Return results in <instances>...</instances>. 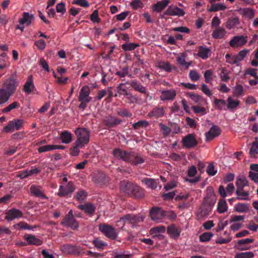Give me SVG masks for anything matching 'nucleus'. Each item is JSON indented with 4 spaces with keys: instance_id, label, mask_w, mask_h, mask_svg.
<instances>
[{
    "instance_id": "f257e3e1",
    "label": "nucleus",
    "mask_w": 258,
    "mask_h": 258,
    "mask_svg": "<svg viewBox=\"0 0 258 258\" xmlns=\"http://www.w3.org/2000/svg\"><path fill=\"white\" fill-rule=\"evenodd\" d=\"M77 139L76 141L77 146L81 148L88 144L90 140V132L86 128H77L75 132Z\"/></svg>"
},
{
    "instance_id": "f03ea898",
    "label": "nucleus",
    "mask_w": 258,
    "mask_h": 258,
    "mask_svg": "<svg viewBox=\"0 0 258 258\" xmlns=\"http://www.w3.org/2000/svg\"><path fill=\"white\" fill-rule=\"evenodd\" d=\"M61 224L63 226L70 227L73 230L78 229L79 224L74 218L72 210H70L68 214L62 219Z\"/></svg>"
},
{
    "instance_id": "7ed1b4c3",
    "label": "nucleus",
    "mask_w": 258,
    "mask_h": 258,
    "mask_svg": "<svg viewBox=\"0 0 258 258\" xmlns=\"http://www.w3.org/2000/svg\"><path fill=\"white\" fill-rule=\"evenodd\" d=\"M60 250L65 254L80 255L84 253L80 246L66 244L62 245Z\"/></svg>"
},
{
    "instance_id": "20e7f679",
    "label": "nucleus",
    "mask_w": 258,
    "mask_h": 258,
    "mask_svg": "<svg viewBox=\"0 0 258 258\" xmlns=\"http://www.w3.org/2000/svg\"><path fill=\"white\" fill-rule=\"evenodd\" d=\"M99 229L105 236L111 239H115L117 237V233L116 232V230L114 228L109 225H100Z\"/></svg>"
},
{
    "instance_id": "39448f33",
    "label": "nucleus",
    "mask_w": 258,
    "mask_h": 258,
    "mask_svg": "<svg viewBox=\"0 0 258 258\" xmlns=\"http://www.w3.org/2000/svg\"><path fill=\"white\" fill-rule=\"evenodd\" d=\"M16 79L12 77L6 80L2 89L4 90V91L11 97L16 90Z\"/></svg>"
},
{
    "instance_id": "423d86ee",
    "label": "nucleus",
    "mask_w": 258,
    "mask_h": 258,
    "mask_svg": "<svg viewBox=\"0 0 258 258\" xmlns=\"http://www.w3.org/2000/svg\"><path fill=\"white\" fill-rule=\"evenodd\" d=\"M25 121L22 119H15L10 121L4 128L5 132H11L14 130H19L23 125Z\"/></svg>"
},
{
    "instance_id": "0eeeda50",
    "label": "nucleus",
    "mask_w": 258,
    "mask_h": 258,
    "mask_svg": "<svg viewBox=\"0 0 258 258\" xmlns=\"http://www.w3.org/2000/svg\"><path fill=\"white\" fill-rule=\"evenodd\" d=\"M23 216V213L21 211L16 208H12L6 212L5 219L8 221H11L15 219H19Z\"/></svg>"
},
{
    "instance_id": "6e6552de",
    "label": "nucleus",
    "mask_w": 258,
    "mask_h": 258,
    "mask_svg": "<svg viewBox=\"0 0 258 258\" xmlns=\"http://www.w3.org/2000/svg\"><path fill=\"white\" fill-rule=\"evenodd\" d=\"M122 119L112 115L106 116L103 122L104 124L108 128L114 127L122 122Z\"/></svg>"
},
{
    "instance_id": "1a4fd4ad",
    "label": "nucleus",
    "mask_w": 258,
    "mask_h": 258,
    "mask_svg": "<svg viewBox=\"0 0 258 258\" xmlns=\"http://www.w3.org/2000/svg\"><path fill=\"white\" fill-rule=\"evenodd\" d=\"M221 133L220 128L217 125H213L209 132L205 134L206 142H209L219 136Z\"/></svg>"
},
{
    "instance_id": "9d476101",
    "label": "nucleus",
    "mask_w": 258,
    "mask_h": 258,
    "mask_svg": "<svg viewBox=\"0 0 258 258\" xmlns=\"http://www.w3.org/2000/svg\"><path fill=\"white\" fill-rule=\"evenodd\" d=\"M145 159L139 153L133 151H130L128 157L127 162L133 165H137L143 163Z\"/></svg>"
},
{
    "instance_id": "9b49d317",
    "label": "nucleus",
    "mask_w": 258,
    "mask_h": 258,
    "mask_svg": "<svg viewBox=\"0 0 258 258\" xmlns=\"http://www.w3.org/2000/svg\"><path fill=\"white\" fill-rule=\"evenodd\" d=\"M183 146L186 148H191L196 146L198 142L193 134H188L182 140Z\"/></svg>"
},
{
    "instance_id": "f8f14e48",
    "label": "nucleus",
    "mask_w": 258,
    "mask_h": 258,
    "mask_svg": "<svg viewBox=\"0 0 258 258\" xmlns=\"http://www.w3.org/2000/svg\"><path fill=\"white\" fill-rule=\"evenodd\" d=\"M126 223L134 225L143 221L144 217L141 214H128L124 215Z\"/></svg>"
},
{
    "instance_id": "ddd939ff",
    "label": "nucleus",
    "mask_w": 258,
    "mask_h": 258,
    "mask_svg": "<svg viewBox=\"0 0 258 258\" xmlns=\"http://www.w3.org/2000/svg\"><path fill=\"white\" fill-rule=\"evenodd\" d=\"M90 93V90L89 88L87 86H83L80 90L78 100L90 102L92 98L89 96Z\"/></svg>"
},
{
    "instance_id": "4468645a",
    "label": "nucleus",
    "mask_w": 258,
    "mask_h": 258,
    "mask_svg": "<svg viewBox=\"0 0 258 258\" xmlns=\"http://www.w3.org/2000/svg\"><path fill=\"white\" fill-rule=\"evenodd\" d=\"M30 191L31 194L36 197L40 198L43 199H48V198L44 194L41 186L33 184L30 187Z\"/></svg>"
},
{
    "instance_id": "2eb2a0df",
    "label": "nucleus",
    "mask_w": 258,
    "mask_h": 258,
    "mask_svg": "<svg viewBox=\"0 0 258 258\" xmlns=\"http://www.w3.org/2000/svg\"><path fill=\"white\" fill-rule=\"evenodd\" d=\"M135 186L136 185L132 182L122 181L120 183V188L122 192L131 196V195H133V191L134 190Z\"/></svg>"
},
{
    "instance_id": "dca6fc26",
    "label": "nucleus",
    "mask_w": 258,
    "mask_h": 258,
    "mask_svg": "<svg viewBox=\"0 0 258 258\" xmlns=\"http://www.w3.org/2000/svg\"><path fill=\"white\" fill-rule=\"evenodd\" d=\"M247 42L246 37L242 35L234 36L229 42V45L232 47L242 46Z\"/></svg>"
},
{
    "instance_id": "f3484780",
    "label": "nucleus",
    "mask_w": 258,
    "mask_h": 258,
    "mask_svg": "<svg viewBox=\"0 0 258 258\" xmlns=\"http://www.w3.org/2000/svg\"><path fill=\"white\" fill-rule=\"evenodd\" d=\"M75 187L73 183L69 182L66 187L60 185L58 193V196L64 197L71 195L74 191Z\"/></svg>"
},
{
    "instance_id": "a211bd4d",
    "label": "nucleus",
    "mask_w": 258,
    "mask_h": 258,
    "mask_svg": "<svg viewBox=\"0 0 258 258\" xmlns=\"http://www.w3.org/2000/svg\"><path fill=\"white\" fill-rule=\"evenodd\" d=\"M150 215L152 220L158 221L163 218V210L158 207H154L151 210Z\"/></svg>"
},
{
    "instance_id": "6ab92c4d",
    "label": "nucleus",
    "mask_w": 258,
    "mask_h": 258,
    "mask_svg": "<svg viewBox=\"0 0 258 258\" xmlns=\"http://www.w3.org/2000/svg\"><path fill=\"white\" fill-rule=\"evenodd\" d=\"M164 14L168 16H183L184 15L185 12L183 9L177 7H172L170 6L164 12Z\"/></svg>"
},
{
    "instance_id": "aec40b11",
    "label": "nucleus",
    "mask_w": 258,
    "mask_h": 258,
    "mask_svg": "<svg viewBox=\"0 0 258 258\" xmlns=\"http://www.w3.org/2000/svg\"><path fill=\"white\" fill-rule=\"evenodd\" d=\"M112 153L116 158L121 159L123 161L127 162L130 152L123 151L119 148H116L113 150Z\"/></svg>"
},
{
    "instance_id": "412c9836",
    "label": "nucleus",
    "mask_w": 258,
    "mask_h": 258,
    "mask_svg": "<svg viewBox=\"0 0 258 258\" xmlns=\"http://www.w3.org/2000/svg\"><path fill=\"white\" fill-rule=\"evenodd\" d=\"M176 93L173 89L168 90H163L161 92L160 99L162 101L165 100H173L175 98Z\"/></svg>"
},
{
    "instance_id": "4be33fe9",
    "label": "nucleus",
    "mask_w": 258,
    "mask_h": 258,
    "mask_svg": "<svg viewBox=\"0 0 258 258\" xmlns=\"http://www.w3.org/2000/svg\"><path fill=\"white\" fill-rule=\"evenodd\" d=\"M131 87L134 89L135 91L139 92L143 94L147 93L146 87L143 86L141 83L137 80H134L130 83Z\"/></svg>"
},
{
    "instance_id": "5701e85b",
    "label": "nucleus",
    "mask_w": 258,
    "mask_h": 258,
    "mask_svg": "<svg viewBox=\"0 0 258 258\" xmlns=\"http://www.w3.org/2000/svg\"><path fill=\"white\" fill-rule=\"evenodd\" d=\"M24 238L27 241L28 245H35L37 246L41 245L42 243V241L36 238L32 234H26L24 236Z\"/></svg>"
},
{
    "instance_id": "b1692460",
    "label": "nucleus",
    "mask_w": 258,
    "mask_h": 258,
    "mask_svg": "<svg viewBox=\"0 0 258 258\" xmlns=\"http://www.w3.org/2000/svg\"><path fill=\"white\" fill-rule=\"evenodd\" d=\"M167 231L170 237L173 239L177 238L179 236L181 232L180 230H179L174 224H171L168 226Z\"/></svg>"
},
{
    "instance_id": "393cba45",
    "label": "nucleus",
    "mask_w": 258,
    "mask_h": 258,
    "mask_svg": "<svg viewBox=\"0 0 258 258\" xmlns=\"http://www.w3.org/2000/svg\"><path fill=\"white\" fill-rule=\"evenodd\" d=\"M35 88L33 84V80L32 76H29L27 79L26 82L24 85L23 90L27 94H30Z\"/></svg>"
},
{
    "instance_id": "a878e982",
    "label": "nucleus",
    "mask_w": 258,
    "mask_h": 258,
    "mask_svg": "<svg viewBox=\"0 0 258 258\" xmlns=\"http://www.w3.org/2000/svg\"><path fill=\"white\" fill-rule=\"evenodd\" d=\"M34 17L33 15H30L28 12H24L23 13V17L19 19V23L21 25L24 24L29 25L34 20Z\"/></svg>"
},
{
    "instance_id": "bb28decb",
    "label": "nucleus",
    "mask_w": 258,
    "mask_h": 258,
    "mask_svg": "<svg viewBox=\"0 0 258 258\" xmlns=\"http://www.w3.org/2000/svg\"><path fill=\"white\" fill-rule=\"evenodd\" d=\"M169 0L159 1L153 6V11L159 13L163 10L169 4Z\"/></svg>"
},
{
    "instance_id": "cd10ccee",
    "label": "nucleus",
    "mask_w": 258,
    "mask_h": 258,
    "mask_svg": "<svg viewBox=\"0 0 258 258\" xmlns=\"http://www.w3.org/2000/svg\"><path fill=\"white\" fill-rule=\"evenodd\" d=\"M78 207L79 209L84 211L86 213L89 215L94 213L96 209L95 207L91 203L80 205Z\"/></svg>"
},
{
    "instance_id": "c85d7f7f",
    "label": "nucleus",
    "mask_w": 258,
    "mask_h": 258,
    "mask_svg": "<svg viewBox=\"0 0 258 258\" xmlns=\"http://www.w3.org/2000/svg\"><path fill=\"white\" fill-rule=\"evenodd\" d=\"M164 114V111L163 108L162 107H156L148 113V116L150 117H155L158 118L163 116Z\"/></svg>"
},
{
    "instance_id": "c756f323",
    "label": "nucleus",
    "mask_w": 258,
    "mask_h": 258,
    "mask_svg": "<svg viewBox=\"0 0 258 258\" xmlns=\"http://www.w3.org/2000/svg\"><path fill=\"white\" fill-rule=\"evenodd\" d=\"M211 49L204 47L203 46H200L199 48V51L198 53V56L203 59H207L209 55L211 54Z\"/></svg>"
},
{
    "instance_id": "7c9ffc66",
    "label": "nucleus",
    "mask_w": 258,
    "mask_h": 258,
    "mask_svg": "<svg viewBox=\"0 0 258 258\" xmlns=\"http://www.w3.org/2000/svg\"><path fill=\"white\" fill-rule=\"evenodd\" d=\"M226 33V32L223 28L219 27L213 31L212 35L214 39H222L224 37Z\"/></svg>"
},
{
    "instance_id": "2f4dec72",
    "label": "nucleus",
    "mask_w": 258,
    "mask_h": 258,
    "mask_svg": "<svg viewBox=\"0 0 258 258\" xmlns=\"http://www.w3.org/2000/svg\"><path fill=\"white\" fill-rule=\"evenodd\" d=\"M14 227L18 230H33L37 227V226H31L25 222H20L14 225Z\"/></svg>"
},
{
    "instance_id": "473e14b6",
    "label": "nucleus",
    "mask_w": 258,
    "mask_h": 258,
    "mask_svg": "<svg viewBox=\"0 0 258 258\" xmlns=\"http://www.w3.org/2000/svg\"><path fill=\"white\" fill-rule=\"evenodd\" d=\"M240 21L237 17L230 18L226 23V27L228 29H232L239 24Z\"/></svg>"
},
{
    "instance_id": "72a5a7b5",
    "label": "nucleus",
    "mask_w": 258,
    "mask_h": 258,
    "mask_svg": "<svg viewBox=\"0 0 258 258\" xmlns=\"http://www.w3.org/2000/svg\"><path fill=\"white\" fill-rule=\"evenodd\" d=\"M92 243L94 244L95 248L99 251H102L104 248L107 245V243L101 240L99 238H96L92 241Z\"/></svg>"
},
{
    "instance_id": "f704fd0d",
    "label": "nucleus",
    "mask_w": 258,
    "mask_h": 258,
    "mask_svg": "<svg viewBox=\"0 0 258 258\" xmlns=\"http://www.w3.org/2000/svg\"><path fill=\"white\" fill-rule=\"evenodd\" d=\"M235 211L238 213H246L249 210V205L246 203H238L235 205Z\"/></svg>"
},
{
    "instance_id": "c9c22d12",
    "label": "nucleus",
    "mask_w": 258,
    "mask_h": 258,
    "mask_svg": "<svg viewBox=\"0 0 258 258\" xmlns=\"http://www.w3.org/2000/svg\"><path fill=\"white\" fill-rule=\"evenodd\" d=\"M144 183L149 188L152 189H155L157 187V185L159 183V180L154 179L153 178H146L144 179Z\"/></svg>"
},
{
    "instance_id": "e433bc0d",
    "label": "nucleus",
    "mask_w": 258,
    "mask_h": 258,
    "mask_svg": "<svg viewBox=\"0 0 258 258\" xmlns=\"http://www.w3.org/2000/svg\"><path fill=\"white\" fill-rule=\"evenodd\" d=\"M60 139L63 143L68 144L72 141V134L68 131H65L61 133Z\"/></svg>"
},
{
    "instance_id": "4c0bfd02",
    "label": "nucleus",
    "mask_w": 258,
    "mask_h": 258,
    "mask_svg": "<svg viewBox=\"0 0 258 258\" xmlns=\"http://www.w3.org/2000/svg\"><path fill=\"white\" fill-rule=\"evenodd\" d=\"M145 195L144 190L140 186L136 185L134 190L133 191V195L131 196L136 198L140 199Z\"/></svg>"
},
{
    "instance_id": "58836bf2",
    "label": "nucleus",
    "mask_w": 258,
    "mask_h": 258,
    "mask_svg": "<svg viewBox=\"0 0 258 258\" xmlns=\"http://www.w3.org/2000/svg\"><path fill=\"white\" fill-rule=\"evenodd\" d=\"M227 205L225 200L220 199L218 203L217 211L220 213H223L227 210Z\"/></svg>"
},
{
    "instance_id": "ea45409f",
    "label": "nucleus",
    "mask_w": 258,
    "mask_h": 258,
    "mask_svg": "<svg viewBox=\"0 0 258 258\" xmlns=\"http://www.w3.org/2000/svg\"><path fill=\"white\" fill-rule=\"evenodd\" d=\"M227 108L230 110H233L236 108L240 104V101L238 100H234L231 97H229L227 100Z\"/></svg>"
},
{
    "instance_id": "a19ab883",
    "label": "nucleus",
    "mask_w": 258,
    "mask_h": 258,
    "mask_svg": "<svg viewBox=\"0 0 258 258\" xmlns=\"http://www.w3.org/2000/svg\"><path fill=\"white\" fill-rule=\"evenodd\" d=\"M226 6L224 4L222 3H218L211 5V7L209 9V11L212 12H217L219 11H223L226 9Z\"/></svg>"
},
{
    "instance_id": "79ce46f5",
    "label": "nucleus",
    "mask_w": 258,
    "mask_h": 258,
    "mask_svg": "<svg viewBox=\"0 0 258 258\" xmlns=\"http://www.w3.org/2000/svg\"><path fill=\"white\" fill-rule=\"evenodd\" d=\"M255 140L256 141L252 143L249 152L250 156L252 157H255L256 154H258V140H257V138H255Z\"/></svg>"
},
{
    "instance_id": "37998d69",
    "label": "nucleus",
    "mask_w": 258,
    "mask_h": 258,
    "mask_svg": "<svg viewBox=\"0 0 258 258\" xmlns=\"http://www.w3.org/2000/svg\"><path fill=\"white\" fill-rule=\"evenodd\" d=\"M148 125L149 122L148 121L141 120L134 123L132 125V127L134 130H139L141 128H146L148 126Z\"/></svg>"
},
{
    "instance_id": "c03bdc74",
    "label": "nucleus",
    "mask_w": 258,
    "mask_h": 258,
    "mask_svg": "<svg viewBox=\"0 0 258 258\" xmlns=\"http://www.w3.org/2000/svg\"><path fill=\"white\" fill-rule=\"evenodd\" d=\"M106 176L104 173H98L93 177V180L97 183L103 184L105 182Z\"/></svg>"
},
{
    "instance_id": "a18cd8bd",
    "label": "nucleus",
    "mask_w": 258,
    "mask_h": 258,
    "mask_svg": "<svg viewBox=\"0 0 258 258\" xmlns=\"http://www.w3.org/2000/svg\"><path fill=\"white\" fill-rule=\"evenodd\" d=\"M20 107V104L18 102L14 101L11 104H9L8 106L2 109V112L7 113L11 111L12 110L14 109H18Z\"/></svg>"
},
{
    "instance_id": "49530a36",
    "label": "nucleus",
    "mask_w": 258,
    "mask_h": 258,
    "mask_svg": "<svg viewBox=\"0 0 258 258\" xmlns=\"http://www.w3.org/2000/svg\"><path fill=\"white\" fill-rule=\"evenodd\" d=\"M10 98V96L4 91V90L0 89V105L7 102Z\"/></svg>"
},
{
    "instance_id": "de8ad7c7",
    "label": "nucleus",
    "mask_w": 258,
    "mask_h": 258,
    "mask_svg": "<svg viewBox=\"0 0 258 258\" xmlns=\"http://www.w3.org/2000/svg\"><path fill=\"white\" fill-rule=\"evenodd\" d=\"M165 232V227L164 226H157L152 228L150 230L151 234L153 236L160 233H163Z\"/></svg>"
},
{
    "instance_id": "09e8293b",
    "label": "nucleus",
    "mask_w": 258,
    "mask_h": 258,
    "mask_svg": "<svg viewBox=\"0 0 258 258\" xmlns=\"http://www.w3.org/2000/svg\"><path fill=\"white\" fill-rule=\"evenodd\" d=\"M138 46L139 44L136 43H124L122 45V48L125 51H132Z\"/></svg>"
},
{
    "instance_id": "8fccbe9b",
    "label": "nucleus",
    "mask_w": 258,
    "mask_h": 258,
    "mask_svg": "<svg viewBox=\"0 0 258 258\" xmlns=\"http://www.w3.org/2000/svg\"><path fill=\"white\" fill-rule=\"evenodd\" d=\"M214 103L219 110L224 109L226 110L225 105L226 104V101L223 99H215L214 100Z\"/></svg>"
},
{
    "instance_id": "3c124183",
    "label": "nucleus",
    "mask_w": 258,
    "mask_h": 258,
    "mask_svg": "<svg viewBox=\"0 0 258 258\" xmlns=\"http://www.w3.org/2000/svg\"><path fill=\"white\" fill-rule=\"evenodd\" d=\"M254 253L251 251L239 252L235 255L234 258H253Z\"/></svg>"
},
{
    "instance_id": "603ef678",
    "label": "nucleus",
    "mask_w": 258,
    "mask_h": 258,
    "mask_svg": "<svg viewBox=\"0 0 258 258\" xmlns=\"http://www.w3.org/2000/svg\"><path fill=\"white\" fill-rule=\"evenodd\" d=\"M158 67L167 72L171 71L172 67L168 62L161 61L158 64Z\"/></svg>"
},
{
    "instance_id": "864d4df0",
    "label": "nucleus",
    "mask_w": 258,
    "mask_h": 258,
    "mask_svg": "<svg viewBox=\"0 0 258 258\" xmlns=\"http://www.w3.org/2000/svg\"><path fill=\"white\" fill-rule=\"evenodd\" d=\"M116 113L118 115L124 117H131L132 114L130 113L127 109L123 108H118L116 110Z\"/></svg>"
},
{
    "instance_id": "5fc2aeb1",
    "label": "nucleus",
    "mask_w": 258,
    "mask_h": 258,
    "mask_svg": "<svg viewBox=\"0 0 258 258\" xmlns=\"http://www.w3.org/2000/svg\"><path fill=\"white\" fill-rule=\"evenodd\" d=\"M213 71L211 70H207L205 71L204 76L205 78V82L210 83L213 81Z\"/></svg>"
},
{
    "instance_id": "6e6d98bb",
    "label": "nucleus",
    "mask_w": 258,
    "mask_h": 258,
    "mask_svg": "<svg viewBox=\"0 0 258 258\" xmlns=\"http://www.w3.org/2000/svg\"><path fill=\"white\" fill-rule=\"evenodd\" d=\"M233 94L235 96H242L243 94V88L241 85H237L233 89Z\"/></svg>"
},
{
    "instance_id": "4d7b16f0",
    "label": "nucleus",
    "mask_w": 258,
    "mask_h": 258,
    "mask_svg": "<svg viewBox=\"0 0 258 258\" xmlns=\"http://www.w3.org/2000/svg\"><path fill=\"white\" fill-rule=\"evenodd\" d=\"M213 234L210 232H205L200 236V240L201 242L209 241L211 237L213 236Z\"/></svg>"
},
{
    "instance_id": "13d9d810",
    "label": "nucleus",
    "mask_w": 258,
    "mask_h": 258,
    "mask_svg": "<svg viewBox=\"0 0 258 258\" xmlns=\"http://www.w3.org/2000/svg\"><path fill=\"white\" fill-rule=\"evenodd\" d=\"M176 217V214L173 211L163 210V217H166L170 220H174Z\"/></svg>"
},
{
    "instance_id": "bf43d9fd",
    "label": "nucleus",
    "mask_w": 258,
    "mask_h": 258,
    "mask_svg": "<svg viewBox=\"0 0 258 258\" xmlns=\"http://www.w3.org/2000/svg\"><path fill=\"white\" fill-rule=\"evenodd\" d=\"M159 126L162 132V134L164 137H167L170 134L171 132V129L170 127L162 123H159Z\"/></svg>"
},
{
    "instance_id": "052dcab7",
    "label": "nucleus",
    "mask_w": 258,
    "mask_h": 258,
    "mask_svg": "<svg viewBox=\"0 0 258 258\" xmlns=\"http://www.w3.org/2000/svg\"><path fill=\"white\" fill-rule=\"evenodd\" d=\"M186 95L188 96L195 103H198L202 99V97L201 96L192 92H187L186 93Z\"/></svg>"
},
{
    "instance_id": "680f3d73",
    "label": "nucleus",
    "mask_w": 258,
    "mask_h": 258,
    "mask_svg": "<svg viewBox=\"0 0 258 258\" xmlns=\"http://www.w3.org/2000/svg\"><path fill=\"white\" fill-rule=\"evenodd\" d=\"M87 196V194L85 191L80 190L77 193L76 198L78 201L82 202L86 199Z\"/></svg>"
},
{
    "instance_id": "e2e57ef3",
    "label": "nucleus",
    "mask_w": 258,
    "mask_h": 258,
    "mask_svg": "<svg viewBox=\"0 0 258 258\" xmlns=\"http://www.w3.org/2000/svg\"><path fill=\"white\" fill-rule=\"evenodd\" d=\"M115 74L120 78H124L128 74V67L125 66L122 68L120 71H117Z\"/></svg>"
},
{
    "instance_id": "0e129e2a",
    "label": "nucleus",
    "mask_w": 258,
    "mask_h": 258,
    "mask_svg": "<svg viewBox=\"0 0 258 258\" xmlns=\"http://www.w3.org/2000/svg\"><path fill=\"white\" fill-rule=\"evenodd\" d=\"M189 77L192 81H197L200 79V75L196 70H192L189 72Z\"/></svg>"
},
{
    "instance_id": "69168bd1",
    "label": "nucleus",
    "mask_w": 258,
    "mask_h": 258,
    "mask_svg": "<svg viewBox=\"0 0 258 258\" xmlns=\"http://www.w3.org/2000/svg\"><path fill=\"white\" fill-rule=\"evenodd\" d=\"M211 211L210 208H206L205 206H203L201 209V211L198 214V216L200 217H203L209 215V212Z\"/></svg>"
},
{
    "instance_id": "338daca9",
    "label": "nucleus",
    "mask_w": 258,
    "mask_h": 258,
    "mask_svg": "<svg viewBox=\"0 0 258 258\" xmlns=\"http://www.w3.org/2000/svg\"><path fill=\"white\" fill-rule=\"evenodd\" d=\"M207 172L210 176H214L217 173V170L215 169V166L213 163L210 164L207 168Z\"/></svg>"
},
{
    "instance_id": "774afa93",
    "label": "nucleus",
    "mask_w": 258,
    "mask_h": 258,
    "mask_svg": "<svg viewBox=\"0 0 258 258\" xmlns=\"http://www.w3.org/2000/svg\"><path fill=\"white\" fill-rule=\"evenodd\" d=\"M99 14L97 10H95L90 16V19L93 23H99L100 19L99 18Z\"/></svg>"
}]
</instances>
